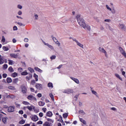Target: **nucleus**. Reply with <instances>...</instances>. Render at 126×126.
Instances as JSON below:
<instances>
[{
    "mask_svg": "<svg viewBox=\"0 0 126 126\" xmlns=\"http://www.w3.org/2000/svg\"><path fill=\"white\" fill-rule=\"evenodd\" d=\"M47 116L48 117H52V116H53V114L51 112L49 111L47 113Z\"/></svg>",
    "mask_w": 126,
    "mask_h": 126,
    "instance_id": "obj_15",
    "label": "nucleus"
},
{
    "mask_svg": "<svg viewBox=\"0 0 126 126\" xmlns=\"http://www.w3.org/2000/svg\"><path fill=\"white\" fill-rule=\"evenodd\" d=\"M9 64H12V61L11 60H9Z\"/></svg>",
    "mask_w": 126,
    "mask_h": 126,
    "instance_id": "obj_50",
    "label": "nucleus"
},
{
    "mask_svg": "<svg viewBox=\"0 0 126 126\" xmlns=\"http://www.w3.org/2000/svg\"><path fill=\"white\" fill-rule=\"evenodd\" d=\"M35 87L37 89L41 90V89H42V85L39 84H36L35 85Z\"/></svg>",
    "mask_w": 126,
    "mask_h": 126,
    "instance_id": "obj_9",
    "label": "nucleus"
},
{
    "mask_svg": "<svg viewBox=\"0 0 126 126\" xmlns=\"http://www.w3.org/2000/svg\"><path fill=\"white\" fill-rule=\"evenodd\" d=\"M56 44L58 45L59 46V47H60V46H61V43H60V42L59 41H57L56 42Z\"/></svg>",
    "mask_w": 126,
    "mask_h": 126,
    "instance_id": "obj_47",
    "label": "nucleus"
},
{
    "mask_svg": "<svg viewBox=\"0 0 126 126\" xmlns=\"http://www.w3.org/2000/svg\"><path fill=\"white\" fill-rule=\"evenodd\" d=\"M115 76H116V77H117V78H119L120 80L123 81V78H121V77L120 76V75L116 73V74H115Z\"/></svg>",
    "mask_w": 126,
    "mask_h": 126,
    "instance_id": "obj_14",
    "label": "nucleus"
},
{
    "mask_svg": "<svg viewBox=\"0 0 126 126\" xmlns=\"http://www.w3.org/2000/svg\"><path fill=\"white\" fill-rule=\"evenodd\" d=\"M8 70L10 71V72H13V68H12V67H10L8 68Z\"/></svg>",
    "mask_w": 126,
    "mask_h": 126,
    "instance_id": "obj_24",
    "label": "nucleus"
},
{
    "mask_svg": "<svg viewBox=\"0 0 126 126\" xmlns=\"http://www.w3.org/2000/svg\"><path fill=\"white\" fill-rule=\"evenodd\" d=\"M18 25H20V26H23V24L22 23H18Z\"/></svg>",
    "mask_w": 126,
    "mask_h": 126,
    "instance_id": "obj_54",
    "label": "nucleus"
},
{
    "mask_svg": "<svg viewBox=\"0 0 126 126\" xmlns=\"http://www.w3.org/2000/svg\"><path fill=\"white\" fill-rule=\"evenodd\" d=\"M58 126H62V124L61 123L58 124Z\"/></svg>",
    "mask_w": 126,
    "mask_h": 126,
    "instance_id": "obj_64",
    "label": "nucleus"
},
{
    "mask_svg": "<svg viewBox=\"0 0 126 126\" xmlns=\"http://www.w3.org/2000/svg\"><path fill=\"white\" fill-rule=\"evenodd\" d=\"M17 7L18 8H19V9H22V6H21V5L19 4L17 5Z\"/></svg>",
    "mask_w": 126,
    "mask_h": 126,
    "instance_id": "obj_39",
    "label": "nucleus"
},
{
    "mask_svg": "<svg viewBox=\"0 0 126 126\" xmlns=\"http://www.w3.org/2000/svg\"><path fill=\"white\" fill-rule=\"evenodd\" d=\"M13 43H16V39L14 38L12 40Z\"/></svg>",
    "mask_w": 126,
    "mask_h": 126,
    "instance_id": "obj_53",
    "label": "nucleus"
},
{
    "mask_svg": "<svg viewBox=\"0 0 126 126\" xmlns=\"http://www.w3.org/2000/svg\"><path fill=\"white\" fill-rule=\"evenodd\" d=\"M90 63L91 64H94V63H93V62H92V61H90Z\"/></svg>",
    "mask_w": 126,
    "mask_h": 126,
    "instance_id": "obj_61",
    "label": "nucleus"
},
{
    "mask_svg": "<svg viewBox=\"0 0 126 126\" xmlns=\"http://www.w3.org/2000/svg\"><path fill=\"white\" fill-rule=\"evenodd\" d=\"M80 122H81V123H83V124H84V125H86V122H85V121L83 120V119L80 118Z\"/></svg>",
    "mask_w": 126,
    "mask_h": 126,
    "instance_id": "obj_18",
    "label": "nucleus"
},
{
    "mask_svg": "<svg viewBox=\"0 0 126 126\" xmlns=\"http://www.w3.org/2000/svg\"><path fill=\"white\" fill-rule=\"evenodd\" d=\"M74 81L77 83V84H79V81L77 79H74Z\"/></svg>",
    "mask_w": 126,
    "mask_h": 126,
    "instance_id": "obj_26",
    "label": "nucleus"
},
{
    "mask_svg": "<svg viewBox=\"0 0 126 126\" xmlns=\"http://www.w3.org/2000/svg\"><path fill=\"white\" fill-rule=\"evenodd\" d=\"M98 50L100 52V53H103L104 54H106V50H105V49H104V48H102V47H99L98 48Z\"/></svg>",
    "mask_w": 126,
    "mask_h": 126,
    "instance_id": "obj_6",
    "label": "nucleus"
},
{
    "mask_svg": "<svg viewBox=\"0 0 126 126\" xmlns=\"http://www.w3.org/2000/svg\"><path fill=\"white\" fill-rule=\"evenodd\" d=\"M44 104H45V103H44L43 102H42V101H39V102H38V105H39V106H44Z\"/></svg>",
    "mask_w": 126,
    "mask_h": 126,
    "instance_id": "obj_17",
    "label": "nucleus"
},
{
    "mask_svg": "<svg viewBox=\"0 0 126 126\" xmlns=\"http://www.w3.org/2000/svg\"><path fill=\"white\" fill-rule=\"evenodd\" d=\"M22 75H27L28 74V73L26 71H24L21 73Z\"/></svg>",
    "mask_w": 126,
    "mask_h": 126,
    "instance_id": "obj_25",
    "label": "nucleus"
},
{
    "mask_svg": "<svg viewBox=\"0 0 126 126\" xmlns=\"http://www.w3.org/2000/svg\"><path fill=\"white\" fill-rule=\"evenodd\" d=\"M44 126H50V124H49L48 122H46L44 124Z\"/></svg>",
    "mask_w": 126,
    "mask_h": 126,
    "instance_id": "obj_38",
    "label": "nucleus"
},
{
    "mask_svg": "<svg viewBox=\"0 0 126 126\" xmlns=\"http://www.w3.org/2000/svg\"><path fill=\"white\" fill-rule=\"evenodd\" d=\"M37 124L38 125H42V124H43V122L42 121H39Z\"/></svg>",
    "mask_w": 126,
    "mask_h": 126,
    "instance_id": "obj_52",
    "label": "nucleus"
},
{
    "mask_svg": "<svg viewBox=\"0 0 126 126\" xmlns=\"http://www.w3.org/2000/svg\"><path fill=\"white\" fill-rule=\"evenodd\" d=\"M3 68L4 69H6V68H7V64H4L3 66Z\"/></svg>",
    "mask_w": 126,
    "mask_h": 126,
    "instance_id": "obj_37",
    "label": "nucleus"
},
{
    "mask_svg": "<svg viewBox=\"0 0 126 126\" xmlns=\"http://www.w3.org/2000/svg\"><path fill=\"white\" fill-rule=\"evenodd\" d=\"M25 123V121L24 120H22L19 122L20 125H23Z\"/></svg>",
    "mask_w": 126,
    "mask_h": 126,
    "instance_id": "obj_27",
    "label": "nucleus"
},
{
    "mask_svg": "<svg viewBox=\"0 0 126 126\" xmlns=\"http://www.w3.org/2000/svg\"><path fill=\"white\" fill-rule=\"evenodd\" d=\"M33 77L35 78L36 81H38V75H36V74H34Z\"/></svg>",
    "mask_w": 126,
    "mask_h": 126,
    "instance_id": "obj_21",
    "label": "nucleus"
},
{
    "mask_svg": "<svg viewBox=\"0 0 126 126\" xmlns=\"http://www.w3.org/2000/svg\"><path fill=\"white\" fill-rule=\"evenodd\" d=\"M18 14L19 15H21V14H22V11H21V10L19 11L18 12Z\"/></svg>",
    "mask_w": 126,
    "mask_h": 126,
    "instance_id": "obj_43",
    "label": "nucleus"
},
{
    "mask_svg": "<svg viewBox=\"0 0 126 126\" xmlns=\"http://www.w3.org/2000/svg\"><path fill=\"white\" fill-rule=\"evenodd\" d=\"M31 119L33 122H37L38 120V117L35 115L32 116Z\"/></svg>",
    "mask_w": 126,
    "mask_h": 126,
    "instance_id": "obj_5",
    "label": "nucleus"
},
{
    "mask_svg": "<svg viewBox=\"0 0 126 126\" xmlns=\"http://www.w3.org/2000/svg\"><path fill=\"white\" fill-rule=\"evenodd\" d=\"M34 69H35V70H37V71H39V72H42V70L39 69L38 68L35 67L34 68Z\"/></svg>",
    "mask_w": 126,
    "mask_h": 126,
    "instance_id": "obj_29",
    "label": "nucleus"
},
{
    "mask_svg": "<svg viewBox=\"0 0 126 126\" xmlns=\"http://www.w3.org/2000/svg\"><path fill=\"white\" fill-rule=\"evenodd\" d=\"M8 112L10 113H12L14 112V107L13 106H10L8 108Z\"/></svg>",
    "mask_w": 126,
    "mask_h": 126,
    "instance_id": "obj_2",
    "label": "nucleus"
},
{
    "mask_svg": "<svg viewBox=\"0 0 126 126\" xmlns=\"http://www.w3.org/2000/svg\"><path fill=\"white\" fill-rule=\"evenodd\" d=\"M50 96L51 98L52 101H55V99L54 98V95L52 94H50Z\"/></svg>",
    "mask_w": 126,
    "mask_h": 126,
    "instance_id": "obj_19",
    "label": "nucleus"
},
{
    "mask_svg": "<svg viewBox=\"0 0 126 126\" xmlns=\"http://www.w3.org/2000/svg\"><path fill=\"white\" fill-rule=\"evenodd\" d=\"M13 30H17V27L16 26H14L13 27Z\"/></svg>",
    "mask_w": 126,
    "mask_h": 126,
    "instance_id": "obj_51",
    "label": "nucleus"
},
{
    "mask_svg": "<svg viewBox=\"0 0 126 126\" xmlns=\"http://www.w3.org/2000/svg\"><path fill=\"white\" fill-rule=\"evenodd\" d=\"M106 7L107 9H108V10H110V11H112V9L111 8H110L109 5H106Z\"/></svg>",
    "mask_w": 126,
    "mask_h": 126,
    "instance_id": "obj_28",
    "label": "nucleus"
},
{
    "mask_svg": "<svg viewBox=\"0 0 126 126\" xmlns=\"http://www.w3.org/2000/svg\"><path fill=\"white\" fill-rule=\"evenodd\" d=\"M34 20H38V16L37 14H34Z\"/></svg>",
    "mask_w": 126,
    "mask_h": 126,
    "instance_id": "obj_22",
    "label": "nucleus"
},
{
    "mask_svg": "<svg viewBox=\"0 0 126 126\" xmlns=\"http://www.w3.org/2000/svg\"><path fill=\"white\" fill-rule=\"evenodd\" d=\"M2 42H3V43H4V42H5V38H4V37L2 36Z\"/></svg>",
    "mask_w": 126,
    "mask_h": 126,
    "instance_id": "obj_44",
    "label": "nucleus"
},
{
    "mask_svg": "<svg viewBox=\"0 0 126 126\" xmlns=\"http://www.w3.org/2000/svg\"><path fill=\"white\" fill-rule=\"evenodd\" d=\"M2 76H3V78H6V76H7V74H3Z\"/></svg>",
    "mask_w": 126,
    "mask_h": 126,
    "instance_id": "obj_42",
    "label": "nucleus"
},
{
    "mask_svg": "<svg viewBox=\"0 0 126 126\" xmlns=\"http://www.w3.org/2000/svg\"><path fill=\"white\" fill-rule=\"evenodd\" d=\"M23 104H24V105H29V102L27 101H23Z\"/></svg>",
    "mask_w": 126,
    "mask_h": 126,
    "instance_id": "obj_36",
    "label": "nucleus"
},
{
    "mask_svg": "<svg viewBox=\"0 0 126 126\" xmlns=\"http://www.w3.org/2000/svg\"><path fill=\"white\" fill-rule=\"evenodd\" d=\"M51 60H55L56 59V56H53L50 57Z\"/></svg>",
    "mask_w": 126,
    "mask_h": 126,
    "instance_id": "obj_41",
    "label": "nucleus"
},
{
    "mask_svg": "<svg viewBox=\"0 0 126 126\" xmlns=\"http://www.w3.org/2000/svg\"><path fill=\"white\" fill-rule=\"evenodd\" d=\"M25 42H28V38H25L24 40Z\"/></svg>",
    "mask_w": 126,
    "mask_h": 126,
    "instance_id": "obj_59",
    "label": "nucleus"
},
{
    "mask_svg": "<svg viewBox=\"0 0 126 126\" xmlns=\"http://www.w3.org/2000/svg\"><path fill=\"white\" fill-rule=\"evenodd\" d=\"M77 45L78 46H79V47H80L81 48H83V45L81 44V43L77 42Z\"/></svg>",
    "mask_w": 126,
    "mask_h": 126,
    "instance_id": "obj_31",
    "label": "nucleus"
},
{
    "mask_svg": "<svg viewBox=\"0 0 126 126\" xmlns=\"http://www.w3.org/2000/svg\"><path fill=\"white\" fill-rule=\"evenodd\" d=\"M121 54H122L123 56H124V57H125V58H126V51H124V52H122Z\"/></svg>",
    "mask_w": 126,
    "mask_h": 126,
    "instance_id": "obj_34",
    "label": "nucleus"
},
{
    "mask_svg": "<svg viewBox=\"0 0 126 126\" xmlns=\"http://www.w3.org/2000/svg\"><path fill=\"white\" fill-rule=\"evenodd\" d=\"M11 81H12L10 78H7V82L8 83H10V82H11Z\"/></svg>",
    "mask_w": 126,
    "mask_h": 126,
    "instance_id": "obj_23",
    "label": "nucleus"
},
{
    "mask_svg": "<svg viewBox=\"0 0 126 126\" xmlns=\"http://www.w3.org/2000/svg\"><path fill=\"white\" fill-rule=\"evenodd\" d=\"M39 117H43V113L40 112V113L39 114Z\"/></svg>",
    "mask_w": 126,
    "mask_h": 126,
    "instance_id": "obj_48",
    "label": "nucleus"
},
{
    "mask_svg": "<svg viewBox=\"0 0 126 126\" xmlns=\"http://www.w3.org/2000/svg\"><path fill=\"white\" fill-rule=\"evenodd\" d=\"M78 23L79 25L81 26L84 29H87L89 31L91 30V27L89 25H86L85 22H84V20L82 18H80L78 19Z\"/></svg>",
    "mask_w": 126,
    "mask_h": 126,
    "instance_id": "obj_1",
    "label": "nucleus"
},
{
    "mask_svg": "<svg viewBox=\"0 0 126 126\" xmlns=\"http://www.w3.org/2000/svg\"><path fill=\"white\" fill-rule=\"evenodd\" d=\"M119 51H120L121 53H122L123 52H125V50H124L122 47H119Z\"/></svg>",
    "mask_w": 126,
    "mask_h": 126,
    "instance_id": "obj_32",
    "label": "nucleus"
},
{
    "mask_svg": "<svg viewBox=\"0 0 126 126\" xmlns=\"http://www.w3.org/2000/svg\"><path fill=\"white\" fill-rule=\"evenodd\" d=\"M37 96H38V97H39V98H41V97H42V94H37Z\"/></svg>",
    "mask_w": 126,
    "mask_h": 126,
    "instance_id": "obj_49",
    "label": "nucleus"
},
{
    "mask_svg": "<svg viewBox=\"0 0 126 126\" xmlns=\"http://www.w3.org/2000/svg\"><path fill=\"white\" fill-rule=\"evenodd\" d=\"M28 70H30L31 72H34V70H33L31 67L28 68Z\"/></svg>",
    "mask_w": 126,
    "mask_h": 126,
    "instance_id": "obj_33",
    "label": "nucleus"
},
{
    "mask_svg": "<svg viewBox=\"0 0 126 126\" xmlns=\"http://www.w3.org/2000/svg\"><path fill=\"white\" fill-rule=\"evenodd\" d=\"M4 62H5V61L3 58L1 57V55H0V64H2V63H4Z\"/></svg>",
    "mask_w": 126,
    "mask_h": 126,
    "instance_id": "obj_7",
    "label": "nucleus"
},
{
    "mask_svg": "<svg viewBox=\"0 0 126 126\" xmlns=\"http://www.w3.org/2000/svg\"><path fill=\"white\" fill-rule=\"evenodd\" d=\"M63 66V65H59L58 67H57V68H61V67H62Z\"/></svg>",
    "mask_w": 126,
    "mask_h": 126,
    "instance_id": "obj_62",
    "label": "nucleus"
},
{
    "mask_svg": "<svg viewBox=\"0 0 126 126\" xmlns=\"http://www.w3.org/2000/svg\"><path fill=\"white\" fill-rule=\"evenodd\" d=\"M19 114H21V115L23 114V111H19Z\"/></svg>",
    "mask_w": 126,
    "mask_h": 126,
    "instance_id": "obj_56",
    "label": "nucleus"
},
{
    "mask_svg": "<svg viewBox=\"0 0 126 126\" xmlns=\"http://www.w3.org/2000/svg\"><path fill=\"white\" fill-rule=\"evenodd\" d=\"M111 110H112V111H117V109L115 107H112Z\"/></svg>",
    "mask_w": 126,
    "mask_h": 126,
    "instance_id": "obj_46",
    "label": "nucleus"
},
{
    "mask_svg": "<svg viewBox=\"0 0 126 126\" xmlns=\"http://www.w3.org/2000/svg\"><path fill=\"white\" fill-rule=\"evenodd\" d=\"M119 27L120 28V29H123L124 31L126 30V27L125 26V25L124 24H120L119 25Z\"/></svg>",
    "mask_w": 126,
    "mask_h": 126,
    "instance_id": "obj_3",
    "label": "nucleus"
},
{
    "mask_svg": "<svg viewBox=\"0 0 126 126\" xmlns=\"http://www.w3.org/2000/svg\"><path fill=\"white\" fill-rule=\"evenodd\" d=\"M8 89H11V90H14L15 89V88L13 86H9L8 87Z\"/></svg>",
    "mask_w": 126,
    "mask_h": 126,
    "instance_id": "obj_16",
    "label": "nucleus"
},
{
    "mask_svg": "<svg viewBox=\"0 0 126 126\" xmlns=\"http://www.w3.org/2000/svg\"><path fill=\"white\" fill-rule=\"evenodd\" d=\"M26 79H28V80H30V78H29L28 76L26 77Z\"/></svg>",
    "mask_w": 126,
    "mask_h": 126,
    "instance_id": "obj_63",
    "label": "nucleus"
},
{
    "mask_svg": "<svg viewBox=\"0 0 126 126\" xmlns=\"http://www.w3.org/2000/svg\"><path fill=\"white\" fill-rule=\"evenodd\" d=\"M92 93L94 94V95H95L96 97H98V93H97V92L94 91V90H92Z\"/></svg>",
    "mask_w": 126,
    "mask_h": 126,
    "instance_id": "obj_12",
    "label": "nucleus"
},
{
    "mask_svg": "<svg viewBox=\"0 0 126 126\" xmlns=\"http://www.w3.org/2000/svg\"><path fill=\"white\" fill-rule=\"evenodd\" d=\"M48 47H49V48H50V49H51L52 50H53V49H54L53 48V46H52L51 45H48Z\"/></svg>",
    "mask_w": 126,
    "mask_h": 126,
    "instance_id": "obj_55",
    "label": "nucleus"
},
{
    "mask_svg": "<svg viewBox=\"0 0 126 126\" xmlns=\"http://www.w3.org/2000/svg\"><path fill=\"white\" fill-rule=\"evenodd\" d=\"M47 110L46 108H42V111H43V112L44 113H46V110Z\"/></svg>",
    "mask_w": 126,
    "mask_h": 126,
    "instance_id": "obj_57",
    "label": "nucleus"
},
{
    "mask_svg": "<svg viewBox=\"0 0 126 126\" xmlns=\"http://www.w3.org/2000/svg\"><path fill=\"white\" fill-rule=\"evenodd\" d=\"M31 84H32V85H34V84H35V80H32Z\"/></svg>",
    "mask_w": 126,
    "mask_h": 126,
    "instance_id": "obj_40",
    "label": "nucleus"
},
{
    "mask_svg": "<svg viewBox=\"0 0 126 126\" xmlns=\"http://www.w3.org/2000/svg\"><path fill=\"white\" fill-rule=\"evenodd\" d=\"M2 49L4 51H8V48L5 46L3 47Z\"/></svg>",
    "mask_w": 126,
    "mask_h": 126,
    "instance_id": "obj_30",
    "label": "nucleus"
},
{
    "mask_svg": "<svg viewBox=\"0 0 126 126\" xmlns=\"http://www.w3.org/2000/svg\"><path fill=\"white\" fill-rule=\"evenodd\" d=\"M63 117L65 118H67V114H64L63 115Z\"/></svg>",
    "mask_w": 126,
    "mask_h": 126,
    "instance_id": "obj_45",
    "label": "nucleus"
},
{
    "mask_svg": "<svg viewBox=\"0 0 126 126\" xmlns=\"http://www.w3.org/2000/svg\"><path fill=\"white\" fill-rule=\"evenodd\" d=\"M10 56L11 58H14V59H17L18 58V55L15 54H10Z\"/></svg>",
    "mask_w": 126,
    "mask_h": 126,
    "instance_id": "obj_8",
    "label": "nucleus"
},
{
    "mask_svg": "<svg viewBox=\"0 0 126 126\" xmlns=\"http://www.w3.org/2000/svg\"><path fill=\"white\" fill-rule=\"evenodd\" d=\"M48 87H52V88H53V84H52L51 83H49L48 84Z\"/></svg>",
    "mask_w": 126,
    "mask_h": 126,
    "instance_id": "obj_35",
    "label": "nucleus"
},
{
    "mask_svg": "<svg viewBox=\"0 0 126 126\" xmlns=\"http://www.w3.org/2000/svg\"><path fill=\"white\" fill-rule=\"evenodd\" d=\"M27 109H28V110H29L30 111H32V109H35V107L33 106H28Z\"/></svg>",
    "mask_w": 126,
    "mask_h": 126,
    "instance_id": "obj_13",
    "label": "nucleus"
},
{
    "mask_svg": "<svg viewBox=\"0 0 126 126\" xmlns=\"http://www.w3.org/2000/svg\"><path fill=\"white\" fill-rule=\"evenodd\" d=\"M18 74L16 72H14L13 74H12V77H15L16 76H17Z\"/></svg>",
    "mask_w": 126,
    "mask_h": 126,
    "instance_id": "obj_20",
    "label": "nucleus"
},
{
    "mask_svg": "<svg viewBox=\"0 0 126 126\" xmlns=\"http://www.w3.org/2000/svg\"><path fill=\"white\" fill-rule=\"evenodd\" d=\"M31 91L32 92H34V89L32 88H31Z\"/></svg>",
    "mask_w": 126,
    "mask_h": 126,
    "instance_id": "obj_60",
    "label": "nucleus"
},
{
    "mask_svg": "<svg viewBox=\"0 0 126 126\" xmlns=\"http://www.w3.org/2000/svg\"><path fill=\"white\" fill-rule=\"evenodd\" d=\"M104 21L105 22H110V20L107 19V20H105Z\"/></svg>",
    "mask_w": 126,
    "mask_h": 126,
    "instance_id": "obj_58",
    "label": "nucleus"
},
{
    "mask_svg": "<svg viewBox=\"0 0 126 126\" xmlns=\"http://www.w3.org/2000/svg\"><path fill=\"white\" fill-rule=\"evenodd\" d=\"M22 92L23 93H26V92H27V89H26V87H23L22 88Z\"/></svg>",
    "mask_w": 126,
    "mask_h": 126,
    "instance_id": "obj_10",
    "label": "nucleus"
},
{
    "mask_svg": "<svg viewBox=\"0 0 126 126\" xmlns=\"http://www.w3.org/2000/svg\"><path fill=\"white\" fill-rule=\"evenodd\" d=\"M7 121V118H6V117L2 118V123H3V124H6Z\"/></svg>",
    "mask_w": 126,
    "mask_h": 126,
    "instance_id": "obj_11",
    "label": "nucleus"
},
{
    "mask_svg": "<svg viewBox=\"0 0 126 126\" xmlns=\"http://www.w3.org/2000/svg\"><path fill=\"white\" fill-rule=\"evenodd\" d=\"M27 98L29 100H35V101H37V99H36L35 97H34L33 95H30L28 96Z\"/></svg>",
    "mask_w": 126,
    "mask_h": 126,
    "instance_id": "obj_4",
    "label": "nucleus"
}]
</instances>
